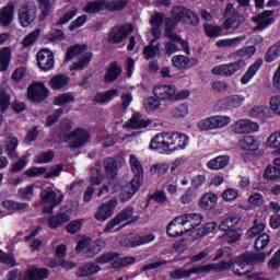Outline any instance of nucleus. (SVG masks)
<instances>
[{
  "label": "nucleus",
  "instance_id": "de8ad7c7",
  "mask_svg": "<svg viewBox=\"0 0 280 280\" xmlns=\"http://www.w3.org/2000/svg\"><path fill=\"white\" fill-rule=\"evenodd\" d=\"M18 148H19V139L13 137L11 140L7 142L5 152L9 159H19V153L16 152Z\"/></svg>",
  "mask_w": 280,
  "mask_h": 280
},
{
  "label": "nucleus",
  "instance_id": "e433bc0d",
  "mask_svg": "<svg viewBox=\"0 0 280 280\" xmlns=\"http://www.w3.org/2000/svg\"><path fill=\"white\" fill-rule=\"evenodd\" d=\"M12 61V49L3 47L0 49V72L8 71Z\"/></svg>",
  "mask_w": 280,
  "mask_h": 280
},
{
  "label": "nucleus",
  "instance_id": "c756f323",
  "mask_svg": "<svg viewBox=\"0 0 280 280\" xmlns=\"http://www.w3.org/2000/svg\"><path fill=\"white\" fill-rule=\"evenodd\" d=\"M262 65H264V59L261 58L256 59L255 62L248 67L247 71L242 77L241 79L242 84H248V82H250V80H253V78L257 75V71L261 69Z\"/></svg>",
  "mask_w": 280,
  "mask_h": 280
},
{
  "label": "nucleus",
  "instance_id": "8fccbe9b",
  "mask_svg": "<svg viewBox=\"0 0 280 280\" xmlns=\"http://www.w3.org/2000/svg\"><path fill=\"white\" fill-rule=\"evenodd\" d=\"M218 229V223L208 222L197 230L198 237H207L210 233H214Z\"/></svg>",
  "mask_w": 280,
  "mask_h": 280
},
{
  "label": "nucleus",
  "instance_id": "2eb2a0df",
  "mask_svg": "<svg viewBox=\"0 0 280 280\" xmlns=\"http://www.w3.org/2000/svg\"><path fill=\"white\" fill-rule=\"evenodd\" d=\"M244 96L242 95H230L217 102L215 110H232V108H240L244 104Z\"/></svg>",
  "mask_w": 280,
  "mask_h": 280
},
{
  "label": "nucleus",
  "instance_id": "4c0bfd02",
  "mask_svg": "<svg viewBox=\"0 0 280 280\" xmlns=\"http://www.w3.org/2000/svg\"><path fill=\"white\" fill-rule=\"evenodd\" d=\"M240 147L247 152H257L259 150V141L253 136H245L240 142Z\"/></svg>",
  "mask_w": 280,
  "mask_h": 280
},
{
  "label": "nucleus",
  "instance_id": "2f4dec72",
  "mask_svg": "<svg viewBox=\"0 0 280 280\" xmlns=\"http://www.w3.org/2000/svg\"><path fill=\"white\" fill-rule=\"evenodd\" d=\"M229 163H231V158L229 155H219L208 161L207 167L208 170H214V171L224 170V167H226Z\"/></svg>",
  "mask_w": 280,
  "mask_h": 280
},
{
  "label": "nucleus",
  "instance_id": "0eeeda50",
  "mask_svg": "<svg viewBox=\"0 0 280 280\" xmlns=\"http://www.w3.org/2000/svg\"><path fill=\"white\" fill-rule=\"evenodd\" d=\"M71 139L73 140L70 143V148L80 149L89 143V141L91 140V136L85 129L75 128L72 132L63 136V142L67 143V141H71Z\"/></svg>",
  "mask_w": 280,
  "mask_h": 280
},
{
  "label": "nucleus",
  "instance_id": "79ce46f5",
  "mask_svg": "<svg viewBox=\"0 0 280 280\" xmlns=\"http://www.w3.org/2000/svg\"><path fill=\"white\" fill-rule=\"evenodd\" d=\"M135 264H137V258L135 256H125L116 258L112 264V268L119 270V268H126V266H132Z\"/></svg>",
  "mask_w": 280,
  "mask_h": 280
},
{
  "label": "nucleus",
  "instance_id": "a19ab883",
  "mask_svg": "<svg viewBox=\"0 0 280 280\" xmlns=\"http://www.w3.org/2000/svg\"><path fill=\"white\" fill-rule=\"evenodd\" d=\"M160 50H161V44L158 43L156 45H154L151 42L150 45L143 48L144 60H152L156 58V56L158 58H161V55L159 54Z\"/></svg>",
  "mask_w": 280,
  "mask_h": 280
},
{
  "label": "nucleus",
  "instance_id": "0e129e2a",
  "mask_svg": "<svg viewBox=\"0 0 280 280\" xmlns=\"http://www.w3.org/2000/svg\"><path fill=\"white\" fill-rule=\"evenodd\" d=\"M165 21V13L154 12L150 18V25L152 27H162Z\"/></svg>",
  "mask_w": 280,
  "mask_h": 280
},
{
  "label": "nucleus",
  "instance_id": "37998d69",
  "mask_svg": "<svg viewBox=\"0 0 280 280\" xmlns=\"http://www.w3.org/2000/svg\"><path fill=\"white\" fill-rule=\"evenodd\" d=\"M270 244V235L268 233L259 234L254 243V248L257 253H261V250H266L268 245Z\"/></svg>",
  "mask_w": 280,
  "mask_h": 280
},
{
  "label": "nucleus",
  "instance_id": "4468645a",
  "mask_svg": "<svg viewBox=\"0 0 280 280\" xmlns=\"http://www.w3.org/2000/svg\"><path fill=\"white\" fill-rule=\"evenodd\" d=\"M37 67L40 71H51L54 69L55 60H54V52L51 50L44 48L39 50L36 55Z\"/></svg>",
  "mask_w": 280,
  "mask_h": 280
},
{
  "label": "nucleus",
  "instance_id": "6ab92c4d",
  "mask_svg": "<svg viewBox=\"0 0 280 280\" xmlns=\"http://www.w3.org/2000/svg\"><path fill=\"white\" fill-rule=\"evenodd\" d=\"M275 14L273 10H266L258 15L252 18L253 23H256L257 26L254 28V31H261L266 30L269 25H272L275 23V19L270 18Z\"/></svg>",
  "mask_w": 280,
  "mask_h": 280
},
{
  "label": "nucleus",
  "instance_id": "dca6fc26",
  "mask_svg": "<svg viewBox=\"0 0 280 280\" xmlns=\"http://www.w3.org/2000/svg\"><path fill=\"white\" fill-rule=\"evenodd\" d=\"M246 67V60L238 59L234 62L217 66L212 69V72L217 75H233V73L240 71V69H244Z\"/></svg>",
  "mask_w": 280,
  "mask_h": 280
},
{
  "label": "nucleus",
  "instance_id": "a211bd4d",
  "mask_svg": "<svg viewBox=\"0 0 280 280\" xmlns=\"http://www.w3.org/2000/svg\"><path fill=\"white\" fill-rule=\"evenodd\" d=\"M129 165L131 168V172L133 173V178L131 179V183H136V185H143V165L141 164V161H139V158L137 155L131 154L129 158Z\"/></svg>",
  "mask_w": 280,
  "mask_h": 280
},
{
  "label": "nucleus",
  "instance_id": "c03bdc74",
  "mask_svg": "<svg viewBox=\"0 0 280 280\" xmlns=\"http://www.w3.org/2000/svg\"><path fill=\"white\" fill-rule=\"evenodd\" d=\"M75 96L71 92L59 94L54 98L55 106H67V104H74Z\"/></svg>",
  "mask_w": 280,
  "mask_h": 280
},
{
  "label": "nucleus",
  "instance_id": "69168bd1",
  "mask_svg": "<svg viewBox=\"0 0 280 280\" xmlns=\"http://www.w3.org/2000/svg\"><path fill=\"white\" fill-rule=\"evenodd\" d=\"M266 230V223L254 222V226L247 231L248 237H257V235H262Z\"/></svg>",
  "mask_w": 280,
  "mask_h": 280
},
{
  "label": "nucleus",
  "instance_id": "20e7f679",
  "mask_svg": "<svg viewBox=\"0 0 280 280\" xmlns=\"http://www.w3.org/2000/svg\"><path fill=\"white\" fill-rule=\"evenodd\" d=\"M231 124V117L214 115L207 117L206 119H201L197 124V128L202 132H209V130H218L220 128H224Z\"/></svg>",
  "mask_w": 280,
  "mask_h": 280
},
{
  "label": "nucleus",
  "instance_id": "e2e57ef3",
  "mask_svg": "<svg viewBox=\"0 0 280 280\" xmlns=\"http://www.w3.org/2000/svg\"><path fill=\"white\" fill-rule=\"evenodd\" d=\"M39 10H42L40 19L45 20L51 14V0H38Z\"/></svg>",
  "mask_w": 280,
  "mask_h": 280
},
{
  "label": "nucleus",
  "instance_id": "aec40b11",
  "mask_svg": "<svg viewBox=\"0 0 280 280\" xmlns=\"http://www.w3.org/2000/svg\"><path fill=\"white\" fill-rule=\"evenodd\" d=\"M49 279V269L37 268L36 265L28 267L24 273L23 278L19 280H45Z\"/></svg>",
  "mask_w": 280,
  "mask_h": 280
},
{
  "label": "nucleus",
  "instance_id": "423d86ee",
  "mask_svg": "<svg viewBox=\"0 0 280 280\" xmlns=\"http://www.w3.org/2000/svg\"><path fill=\"white\" fill-rule=\"evenodd\" d=\"M36 19V4L34 1H25L19 9V22L22 27H30Z\"/></svg>",
  "mask_w": 280,
  "mask_h": 280
},
{
  "label": "nucleus",
  "instance_id": "7c9ffc66",
  "mask_svg": "<svg viewBox=\"0 0 280 280\" xmlns=\"http://www.w3.org/2000/svg\"><path fill=\"white\" fill-rule=\"evenodd\" d=\"M115 97H119V90L117 89H112L106 92H97L94 97V103L101 105L108 104V102H113Z\"/></svg>",
  "mask_w": 280,
  "mask_h": 280
},
{
  "label": "nucleus",
  "instance_id": "473e14b6",
  "mask_svg": "<svg viewBox=\"0 0 280 280\" xmlns=\"http://www.w3.org/2000/svg\"><path fill=\"white\" fill-rule=\"evenodd\" d=\"M140 188H141L140 184L130 182V184H128L118 196L120 202H128L129 200H132V196H135L137 190Z\"/></svg>",
  "mask_w": 280,
  "mask_h": 280
},
{
  "label": "nucleus",
  "instance_id": "72a5a7b5",
  "mask_svg": "<svg viewBox=\"0 0 280 280\" xmlns=\"http://www.w3.org/2000/svg\"><path fill=\"white\" fill-rule=\"evenodd\" d=\"M71 79L67 74H56L49 81V86L52 91H60V89H65L68 86Z\"/></svg>",
  "mask_w": 280,
  "mask_h": 280
},
{
  "label": "nucleus",
  "instance_id": "f3484780",
  "mask_svg": "<svg viewBox=\"0 0 280 280\" xmlns=\"http://www.w3.org/2000/svg\"><path fill=\"white\" fill-rule=\"evenodd\" d=\"M176 85L159 84L153 88V95L161 102H174Z\"/></svg>",
  "mask_w": 280,
  "mask_h": 280
},
{
  "label": "nucleus",
  "instance_id": "9d476101",
  "mask_svg": "<svg viewBox=\"0 0 280 280\" xmlns=\"http://www.w3.org/2000/svg\"><path fill=\"white\" fill-rule=\"evenodd\" d=\"M117 205V197H113L107 202L102 203L94 215L95 220L98 222H106L108 218H113Z\"/></svg>",
  "mask_w": 280,
  "mask_h": 280
},
{
  "label": "nucleus",
  "instance_id": "f704fd0d",
  "mask_svg": "<svg viewBox=\"0 0 280 280\" xmlns=\"http://www.w3.org/2000/svg\"><path fill=\"white\" fill-rule=\"evenodd\" d=\"M215 205H218V196L213 192L205 194L199 200L200 209H206V211H211Z\"/></svg>",
  "mask_w": 280,
  "mask_h": 280
},
{
  "label": "nucleus",
  "instance_id": "f257e3e1",
  "mask_svg": "<svg viewBox=\"0 0 280 280\" xmlns=\"http://www.w3.org/2000/svg\"><path fill=\"white\" fill-rule=\"evenodd\" d=\"M129 0H94L88 2L83 8L85 14H100L107 10V12H121L128 8Z\"/></svg>",
  "mask_w": 280,
  "mask_h": 280
},
{
  "label": "nucleus",
  "instance_id": "bf43d9fd",
  "mask_svg": "<svg viewBox=\"0 0 280 280\" xmlns=\"http://www.w3.org/2000/svg\"><path fill=\"white\" fill-rule=\"evenodd\" d=\"M2 207L4 209H8V211H22V209H25V207H27V203L16 202L14 200H4L2 202Z\"/></svg>",
  "mask_w": 280,
  "mask_h": 280
},
{
  "label": "nucleus",
  "instance_id": "864d4df0",
  "mask_svg": "<svg viewBox=\"0 0 280 280\" xmlns=\"http://www.w3.org/2000/svg\"><path fill=\"white\" fill-rule=\"evenodd\" d=\"M38 36H40V28H36L31 32L28 35L24 37L22 40L23 47L26 49L27 47H32L36 40H38Z\"/></svg>",
  "mask_w": 280,
  "mask_h": 280
},
{
  "label": "nucleus",
  "instance_id": "49530a36",
  "mask_svg": "<svg viewBox=\"0 0 280 280\" xmlns=\"http://www.w3.org/2000/svg\"><path fill=\"white\" fill-rule=\"evenodd\" d=\"M265 180H280V168L275 165H268L264 172Z\"/></svg>",
  "mask_w": 280,
  "mask_h": 280
},
{
  "label": "nucleus",
  "instance_id": "f8f14e48",
  "mask_svg": "<svg viewBox=\"0 0 280 280\" xmlns=\"http://www.w3.org/2000/svg\"><path fill=\"white\" fill-rule=\"evenodd\" d=\"M172 67L178 71H189L194 67H198V59L194 57H187L185 55H175L171 59Z\"/></svg>",
  "mask_w": 280,
  "mask_h": 280
},
{
  "label": "nucleus",
  "instance_id": "6e6d98bb",
  "mask_svg": "<svg viewBox=\"0 0 280 280\" xmlns=\"http://www.w3.org/2000/svg\"><path fill=\"white\" fill-rule=\"evenodd\" d=\"M63 113H65V109L58 108L51 115H48L46 117L45 128H49V127L54 126L55 124H58V119H60V117H62Z\"/></svg>",
  "mask_w": 280,
  "mask_h": 280
},
{
  "label": "nucleus",
  "instance_id": "13d9d810",
  "mask_svg": "<svg viewBox=\"0 0 280 280\" xmlns=\"http://www.w3.org/2000/svg\"><path fill=\"white\" fill-rule=\"evenodd\" d=\"M82 224H84V219L73 220L66 226V231L70 233V235H75V233L82 231Z\"/></svg>",
  "mask_w": 280,
  "mask_h": 280
},
{
  "label": "nucleus",
  "instance_id": "39448f33",
  "mask_svg": "<svg viewBox=\"0 0 280 280\" xmlns=\"http://www.w3.org/2000/svg\"><path fill=\"white\" fill-rule=\"evenodd\" d=\"M49 97V89L40 81L32 82L27 88V100L33 104H43Z\"/></svg>",
  "mask_w": 280,
  "mask_h": 280
},
{
  "label": "nucleus",
  "instance_id": "603ef678",
  "mask_svg": "<svg viewBox=\"0 0 280 280\" xmlns=\"http://www.w3.org/2000/svg\"><path fill=\"white\" fill-rule=\"evenodd\" d=\"M246 266H254L253 262V253L246 252L244 254H241L237 258V267L244 270V267Z\"/></svg>",
  "mask_w": 280,
  "mask_h": 280
},
{
  "label": "nucleus",
  "instance_id": "b1692460",
  "mask_svg": "<svg viewBox=\"0 0 280 280\" xmlns=\"http://www.w3.org/2000/svg\"><path fill=\"white\" fill-rule=\"evenodd\" d=\"M191 275H205V270L202 265L194 267L189 270H185L183 268H177L174 271L170 272L171 279L180 280V279H189Z\"/></svg>",
  "mask_w": 280,
  "mask_h": 280
},
{
  "label": "nucleus",
  "instance_id": "9b49d317",
  "mask_svg": "<svg viewBox=\"0 0 280 280\" xmlns=\"http://www.w3.org/2000/svg\"><path fill=\"white\" fill-rule=\"evenodd\" d=\"M189 144V136L180 132H168L170 153L185 150Z\"/></svg>",
  "mask_w": 280,
  "mask_h": 280
},
{
  "label": "nucleus",
  "instance_id": "3c124183",
  "mask_svg": "<svg viewBox=\"0 0 280 280\" xmlns=\"http://www.w3.org/2000/svg\"><path fill=\"white\" fill-rule=\"evenodd\" d=\"M279 56H280V44H275L265 54V61L268 63L275 62V60H277Z\"/></svg>",
  "mask_w": 280,
  "mask_h": 280
},
{
  "label": "nucleus",
  "instance_id": "c9c22d12",
  "mask_svg": "<svg viewBox=\"0 0 280 280\" xmlns=\"http://www.w3.org/2000/svg\"><path fill=\"white\" fill-rule=\"evenodd\" d=\"M104 167L107 178L115 180V178H117V174L119 173V168L117 167V160L114 158L105 159Z\"/></svg>",
  "mask_w": 280,
  "mask_h": 280
},
{
  "label": "nucleus",
  "instance_id": "cd10ccee",
  "mask_svg": "<svg viewBox=\"0 0 280 280\" xmlns=\"http://www.w3.org/2000/svg\"><path fill=\"white\" fill-rule=\"evenodd\" d=\"M14 20V2L10 1L0 10V25L9 27Z\"/></svg>",
  "mask_w": 280,
  "mask_h": 280
},
{
  "label": "nucleus",
  "instance_id": "7ed1b4c3",
  "mask_svg": "<svg viewBox=\"0 0 280 280\" xmlns=\"http://www.w3.org/2000/svg\"><path fill=\"white\" fill-rule=\"evenodd\" d=\"M242 22L236 18H228L221 26L203 24V30L208 38H219V36H226V34H233L236 30H240Z\"/></svg>",
  "mask_w": 280,
  "mask_h": 280
},
{
  "label": "nucleus",
  "instance_id": "393cba45",
  "mask_svg": "<svg viewBox=\"0 0 280 280\" xmlns=\"http://www.w3.org/2000/svg\"><path fill=\"white\" fill-rule=\"evenodd\" d=\"M234 130L237 135H250L259 130V125L249 119H241L236 121Z\"/></svg>",
  "mask_w": 280,
  "mask_h": 280
},
{
  "label": "nucleus",
  "instance_id": "c85d7f7f",
  "mask_svg": "<svg viewBox=\"0 0 280 280\" xmlns=\"http://www.w3.org/2000/svg\"><path fill=\"white\" fill-rule=\"evenodd\" d=\"M100 270H102V267H100L97 264L88 262L79 267L75 275L79 277V279H84L86 277H93L94 275H97Z\"/></svg>",
  "mask_w": 280,
  "mask_h": 280
},
{
  "label": "nucleus",
  "instance_id": "412c9836",
  "mask_svg": "<svg viewBox=\"0 0 280 280\" xmlns=\"http://www.w3.org/2000/svg\"><path fill=\"white\" fill-rule=\"evenodd\" d=\"M39 197L43 205L60 206L65 200V195L62 192H60L58 196L52 189L42 190Z\"/></svg>",
  "mask_w": 280,
  "mask_h": 280
},
{
  "label": "nucleus",
  "instance_id": "5701e85b",
  "mask_svg": "<svg viewBox=\"0 0 280 280\" xmlns=\"http://www.w3.org/2000/svg\"><path fill=\"white\" fill-rule=\"evenodd\" d=\"M70 220L71 215H69V213L59 211L48 218V229H51V231H56V229L65 226V224H67V222H70Z\"/></svg>",
  "mask_w": 280,
  "mask_h": 280
},
{
  "label": "nucleus",
  "instance_id": "ea45409f",
  "mask_svg": "<svg viewBox=\"0 0 280 280\" xmlns=\"http://www.w3.org/2000/svg\"><path fill=\"white\" fill-rule=\"evenodd\" d=\"M91 60H93V52H85L83 57L79 59V61L74 62L72 67H70V71H82L86 69L91 63Z\"/></svg>",
  "mask_w": 280,
  "mask_h": 280
},
{
  "label": "nucleus",
  "instance_id": "f03ea898",
  "mask_svg": "<svg viewBox=\"0 0 280 280\" xmlns=\"http://www.w3.org/2000/svg\"><path fill=\"white\" fill-rule=\"evenodd\" d=\"M201 222H202V219L200 218V215L196 213L176 217L166 226V235H168V237H180L185 235V232L180 230V226H185L186 224H189L191 229H196V226H199Z\"/></svg>",
  "mask_w": 280,
  "mask_h": 280
},
{
  "label": "nucleus",
  "instance_id": "1a4fd4ad",
  "mask_svg": "<svg viewBox=\"0 0 280 280\" xmlns=\"http://www.w3.org/2000/svg\"><path fill=\"white\" fill-rule=\"evenodd\" d=\"M149 148L159 152V154H171L168 132L164 131L155 135L150 141Z\"/></svg>",
  "mask_w": 280,
  "mask_h": 280
},
{
  "label": "nucleus",
  "instance_id": "680f3d73",
  "mask_svg": "<svg viewBox=\"0 0 280 280\" xmlns=\"http://www.w3.org/2000/svg\"><path fill=\"white\" fill-rule=\"evenodd\" d=\"M55 153L52 150L40 153L36 156L35 163L43 165V163H51L54 161Z\"/></svg>",
  "mask_w": 280,
  "mask_h": 280
},
{
  "label": "nucleus",
  "instance_id": "ddd939ff",
  "mask_svg": "<svg viewBox=\"0 0 280 280\" xmlns=\"http://www.w3.org/2000/svg\"><path fill=\"white\" fill-rule=\"evenodd\" d=\"M135 215V208L127 207L122 209L118 214H116L109 222L106 223L104 228V233H110L115 226L121 224V222H126V220H130Z\"/></svg>",
  "mask_w": 280,
  "mask_h": 280
},
{
  "label": "nucleus",
  "instance_id": "a878e982",
  "mask_svg": "<svg viewBox=\"0 0 280 280\" xmlns=\"http://www.w3.org/2000/svg\"><path fill=\"white\" fill-rule=\"evenodd\" d=\"M124 73V69L119 66L118 61H112L104 75V81L107 84H113V82L117 81L119 77Z\"/></svg>",
  "mask_w": 280,
  "mask_h": 280
},
{
  "label": "nucleus",
  "instance_id": "774afa93",
  "mask_svg": "<svg viewBox=\"0 0 280 280\" xmlns=\"http://www.w3.org/2000/svg\"><path fill=\"white\" fill-rule=\"evenodd\" d=\"M269 108L270 110H272L273 113H276V115L280 116V96H271L270 101H269Z\"/></svg>",
  "mask_w": 280,
  "mask_h": 280
},
{
  "label": "nucleus",
  "instance_id": "4be33fe9",
  "mask_svg": "<svg viewBox=\"0 0 280 280\" xmlns=\"http://www.w3.org/2000/svg\"><path fill=\"white\" fill-rule=\"evenodd\" d=\"M154 234H147L142 236H131L124 238V246L127 248H137V246H143L145 244H150L154 242Z\"/></svg>",
  "mask_w": 280,
  "mask_h": 280
},
{
  "label": "nucleus",
  "instance_id": "4d7b16f0",
  "mask_svg": "<svg viewBox=\"0 0 280 280\" xmlns=\"http://www.w3.org/2000/svg\"><path fill=\"white\" fill-rule=\"evenodd\" d=\"M150 200H153L158 205H163L164 202H167V195H165V191L163 190H156L155 192L149 196L147 207L150 206Z\"/></svg>",
  "mask_w": 280,
  "mask_h": 280
},
{
  "label": "nucleus",
  "instance_id": "052dcab7",
  "mask_svg": "<svg viewBox=\"0 0 280 280\" xmlns=\"http://www.w3.org/2000/svg\"><path fill=\"white\" fill-rule=\"evenodd\" d=\"M223 240L228 242V244H235L240 237H242V234L240 233V230H233L231 229L226 233L223 234Z\"/></svg>",
  "mask_w": 280,
  "mask_h": 280
},
{
  "label": "nucleus",
  "instance_id": "a18cd8bd",
  "mask_svg": "<svg viewBox=\"0 0 280 280\" xmlns=\"http://www.w3.org/2000/svg\"><path fill=\"white\" fill-rule=\"evenodd\" d=\"M152 124V120L141 119V115L133 114L132 117L129 119V125L131 128L136 130H140L141 128H148Z\"/></svg>",
  "mask_w": 280,
  "mask_h": 280
},
{
  "label": "nucleus",
  "instance_id": "58836bf2",
  "mask_svg": "<svg viewBox=\"0 0 280 280\" xmlns=\"http://www.w3.org/2000/svg\"><path fill=\"white\" fill-rule=\"evenodd\" d=\"M86 49H89V46L86 44H83V45L77 44L68 47L66 52V61L69 62L73 60L75 56H82V54H84Z\"/></svg>",
  "mask_w": 280,
  "mask_h": 280
},
{
  "label": "nucleus",
  "instance_id": "6e6552de",
  "mask_svg": "<svg viewBox=\"0 0 280 280\" xmlns=\"http://www.w3.org/2000/svg\"><path fill=\"white\" fill-rule=\"evenodd\" d=\"M132 32L133 28L130 25H116L109 30L107 40L112 45H119L122 40H126Z\"/></svg>",
  "mask_w": 280,
  "mask_h": 280
},
{
  "label": "nucleus",
  "instance_id": "5fc2aeb1",
  "mask_svg": "<svg viewBox=\"0 0 280 280\" xmlns=\"http://www.w3.org/2000/svg\"><path fill=\"white\" fill-rule=\"evenodd\" d=\"M119 257L117 252H107L95 259L96 264L104 266V264H110V261H115Z\"/></svg>",
  "mask_w": 280,
  "mask_h": 280
},
{
  "label": "nucleus",
  "instance_id": "338daca9",
  "mask_svg": "<svg viewBox=\"0 0 280 280\" xmlns=\"http://www.w3.org/2000/svg\"><path fill=\"white\" fill-rule=\"evenodd\" d=\"M267 148L272 150L280 148V131H276L267 139Z\"/></svg>",
  "mask_w": 280,
  "mask_h": 280
},
{
  "label": "nucleus",
  "instance_id": "09e8293b",
  "mask_svg": "<svg viewBox=\"0 0 280 280\" xmlns=\"http://www.w3.org/2000/svg\"><path fill=\"white\" fill-rule=\"evenodd\" d=\"M189 11V9L185 8V7H173L171 14L172 18L177 21L178 23L185 21L186 16H187V12Z\"/></svg>",
  "mask_w": 280,
  "mask_h": 280
},
{
  "label": "nucleus",
  "instance_id": "bb28decb",
  "mask_svg": "<svg viewBox=\"0 0 280 280\" xmlns=\"http://www.w3.org/2000/svg\"><path fill=\"white\" fill-rule=\"evenodd\" d=\"M203 268V273L207 272H226V270H232L235 268V262L233 260L230 261H220L219 264H208V265H202Z\"/></svg>",
  "mask_w": 280,
  "mask_h": 280
}]
</instances>
